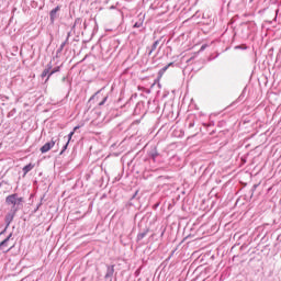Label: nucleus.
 Returning a JSON list of instances; mask_svg holds the SVG:
<instances>
[{
  "mask_svg": "<svg viewBox=\"0 0 281 281\" xmlns=\"http://www.w3.org/2000/svg\"><path fill=\"white\" fill-rule=\"evenodd\" d=\"M5 204L12 205V207L4 216V221L12 223L14 216H16V212L23 207V198L19 196V193L10 194L5 198Z\"/></svg>",
  "mask_w": 281,
  "mask_h": 281,
  "instance_id": "obj_1",
  "label": "nucleus"
},
{
  "mask_svg": "<svg viewBox=\"0 0 281 281\" xmlns=\"http://www.w3.org/2000/svg\"><path fill=\"white\" fill-rule=\"evenodd\" d=\"M161 159H164V156L159 153V149H157L156 145H151L147 149V155L143 158V161H149V164H161Z\"/></svg>",
  "mask_w": 281,
  "mask_h": 281,
  "instance_id": "obj_2",
  "label": "nucleus"
},
{
  "mask_svg": "<svg viewBox=\"0 0 281 281\" xmlns=\"http://www.w3.org/2000/svg\"><path fill=\"white\" fill-rule=\"evenodd\" d=\"M186 126L189 128H194V126H198L199 131H201V124H199V120H196L195 115H191L187 119Z\"/></svg>",
  "mask_w": 281,
  "mask_h": 281,
  "instance_id": "obj_3",
  "label": "nucleus"
},
{
  "mask_svg": "<svg viewBox=\"0 0 281 281\" xmlns=\"http://www.w3.org/2000/svg\"><path fill=\"white\" fill-rule=\"evenodd\" d=\"M147 110L149 113H159V101L157 100L148 101Z\"/></svg>",
  "mask_w": 281,
  "mask_h": 281,
  "instance_id": "obj_4",
  "label": "nucleus"
},
{
  "mask_svg": "<svg viewBox=\"0 0 281 281\" xmlns=\"http://www.w3.org/2000/svg\"><path fill=\"white\" fill-rule=\"evenodd\" d=\"M58 12H60V5H57L49 11L50 25H54V23H56V19H58Z\"/></svg>",
  "mask_w": 281,
  "mask_h": 281,
  "instance_id": "obj_5",
  "label": "nucleus"
},
{
  "mask_svg": "<svg viewBox=\"0 0 281 281\" xmlns=\"http://www.w3.org/2000/svg\"><path fill=\"white\" fill-rule=\"evenodd\" d=\"M54 146H56V140L52 139L50 142L45 143L41 148V153L42 155H45V153H49V150H52V148H54Z\"/></svg>",
  "mask_w": 281,
  "mask_h": 281,
  "instance_id": "obj_6",
  "label": "nucleus"
},
{
  "mask_svg": "<svg viewBox=\"0 0 281 281\" xmlns=\"http://www.w3.org/2000/svg\"><path fill=\"white\" fill-rule=\"evenodd\" d=\"M115 273V265H106V273L104 276L105 280H113Z\"/></svg>",
  "mask_w": 281,
  "mask_h": 281,
  "instance_id": "obj_7",
  "label": "nucleus"
},
{
  "mask_svg": "<svg viewBox=\"0 0 281 281\" xmlns=\"http://www.w3.org/2000/svg\"><path fill=\"white\" fill-rule=\"evenodd\" d=\"M52 61H49L46 66V68L42 71L41 77L42 78H46V82L47 80H49V78H52Z\"/></svg>",
  "mask_w": 281,
  "mask_h": 281,
  "instance_id": "obj_8",
  "label": "nucleus"
},
{
  "mask_svg": "<svg viewBox=\"0 0 281 281\" xmlns=\"http://www.w3.org/2000/svg\"><path fill=\"white\" fill-rule=\"evenodd\" d=\"M159 42H160V40H157L153 43V45L150 47L147 46L146 50H147L148 56H153V52H155V49H157Z\"/></svg>",
  "mask_w": 281,
  "mask_h": 281,
  "instance_id": "obj_9",
  "label": "nucleus"
},
{
  "mask_svg": "<svg viewBox=\"0 0 281 281\" xmlns=\"http://www.w3.org/2000/svg\"><path fill=\"white\" fill-rule=\"evenodd\" d=\"M5 247H8V240H2L0 243V251H2V254H8L11 249L14 248V246H11L10 248L5 249Z\"/></svg>",
  "mask_w": 281,
  "mask_h": 281,
  "instance_id": "obj_10",
  "label": "nucleus"
},
{
  "mask_svg": "<svg viewBox=\"0 0 281 281\" xmlns=\"http://www.w3.org/2000/svg\"><path fill=\"white\" fill-rule=\"evenodd\" d=\"M170 67H175V63H169L168 65L164 66L159 71H158V77L161 78L170 69Z\"/></svg>",
  "mask_w": 281,
  "mask_h": 281,
  "instance_id": "obj_11",
  "label": "nucleus"
},
{
  "mask_svg": "<svg viewBox=\"0 0 281 281\" xmlns=\"http://www.w3.org/2000/svg\"><path fill=\"white\" fill-rule=\"evenodd\" d=\"M102 91H104V87L101 88L99 91H97L90 99L89 102H93V100H95L97 102L100 100V93H102Z\"/></svg>",
  "mask_w": 281,
  "mask_h": 281,
  "instance_id": "obj_12",
  "label": "nucleus"
},
{
  "mask_svg": "<svg viewBox=\"0 0 281 281\" xmlns=\"http://www.w3.org/2000/svg\"><path fill=\"white\" fill-rule=\"evenodd\" d=\"M32 170H34V165L31 162L23 167L22 172H24V175H27V172H32Z\"/></svg>",
  "mask_w": 281,
  "mask_h": 281,
  "instance_id": "obj_13",
  "label": "nucleus"
},
{
  "mask_svg": "<svg viewBox=\"0 0 281 281\" xmlns=\"http://www.w3.org/2000/svg\"><path fill=\"white\" fill-rule=\"evenodd\" d=\"M149 229L146 228L143 233H138L136 240H144V238H146V236L148 235Z\"/></svg>",
  "mask_w": 281,
  "mask_h": 281,
  "instance_id": "obj_14",
  "label": "nucleus"
},
{
  "mask_svg": "<svg viewBox=\"0 0 281 281\" xmlns=\"http://www.w3.org/2000/svg\"><path fill=\"white\" fill-rule=\"evenodd\" d=\"M78 25H82V18H77L75 20V23L71 26V32H74V30H76V27H78Z\"/></svg>",
  "mask_w": 281,
  "mask_h": 281,
  "instance_id": "obj_15",
  "label": "nucleus"
},
{
  "mask_svg": "<svg viewBox=\"0 0 281 281\" xmlns=\"http://www.w3.org/2000/svg\"><path fill=\"white\" fill-rule=\"evenodd\" d=\"M60 71V66L52 67L49 76H54V74H58Z\"/></svg>",
  "mask_w": 281,
  "mask_h": 281,
  "instance_id": "obj_16",
  "label": "nucleus"
},
{
  "mask_svg": "<svg viewBox=\"0 0 281 281\" xmlns=\"http://www.w3.org/2000/svg\"><path fill=\"white\" fill-rule=\"evenodd\" d=\"M65 49V43H61L58 49L56 50V56L63 54V50Z\"/></svg>",
  "mask_w": 281,
  "mask_h": 281,
  "instance_id": "obj_17",
  "label": "nucleus"
},
{
  "mask_svg": "<svg viewBox=\"0 0 281 281\" xmlns=\"http://www.w3.org/2000/svg\"><path fill=\"white\" fill-rule=\"evenodd\" d=\"M108 100H109V95L103 97V99L98 103V106H104Z\"/></svg>",
  "mask_w": 281,
  "mask_h": 281,
  "instance_id": "obj_18",
  "label": "nucleus"
},
{
  "mask_svg": "<svg viewBox=\"0 0 281 281\" xmlns=\"http://www.w3.org/2000/svg\"><path fill=\"white\" fill-rule=\"evenodd\" d=\"M243 100H245V90L241 91L240 95L237 98V100L235 102L236 103L243 102Z\"/></svg>",
  "mask_w": 281,
  "mask_h": 281,
  "instance_id": "obj_19",
  "label": "nucleus"
},
{
  "mask_svg": "<svg viewBox=\"0 0 281 281\" xmlns=\"http://www.w3.org/2000/svg\"><path fill=\"white\" fill-rule=\"evenodd\" d=\"M67 148H69V143H66V144L63 146V148H61L59 155H65V151L67 150Z\"/></svg>",
  "mask_w": 281,
  "mask_h": 281,
  "instance_id": "obj_20",
  "label": "nucleus"
},
{
  "mask_svg": "<svg viewBox=\"0 0 281 281\" xmlns=\"http://www.w3.org/2000/svg\"><path fill=\"white\" fill-rule=\"evenodd\" d=\"M0 100H1V102H8V100H10V98L5 94H0Z\"/></svg>",
  "mask_w": 281,
  "mask_h": 281,
  "instance_id": "obj_21",
  "label": "nucleus"
},
{
  "mask_svg": "<svg viewBox=\"0 0 281 281\" xmlns=\"http://www.w3.org/2000/svg\"><path fill=\"white\" fill-rule=\"evenodd\" d=\"M76 133L75 132H70L69 134H68V140L66 142V143H70L71 142V138L74 137V135H75Z\"/></svg>",
  "mask_w": 281,
  "mask_h": 281,
  "instance_id": "obj_22",
  "label": "nucleus"
},
{
  "mask_svg": "<svg viewBox=\"0 0 281 281\" xmlns=\"http://www.w3.org/2000/svg\"><path fill=\"white\" fill-rule=\"evenodd\" d=\"M280 13V9H276V11H274V18H273V20L272 21H278V14Z\"/></svg>",
  "mask_w": 281,
  "mask_h": 281,
  "instance_id": "obj_23",
  "label": "nucleus"
},
{
  "mask_svg": "<svg viewBox=\"0 0 281 281\" xmlns=\"http://www.w3.org/2000/svg\"><path fill=\"white\" fill-rule=\"evenodd\" d=\"M143 25H144L143 22H136V23L133 25V27H134V29H137V27H142Z\"/></svg>",
  "mask_w": 281,
  "mask_h": 281,
  "instance_id": "obj_24",
  "label": "nucleus"
},
{
  "mask_svg": "<svg viewBox=\"0 0 281 281\" xmlns=\"http://www.w3.org/2000/svg\"><path fill=\"white\" fill-rule=\"evenodd\" d=\"M142 273V269L138 268L135 272H134V276L135 278H139V274Z\"/></svg>",
  "mask_w": 281,
  "mask_h": 281,
  "instance_id": "obj_25",
  "label": "nucleus"
},
{
  "mask_svg": "<svg viewBox=\"0 0 281 281\" xmlns=\"http://www.w3.org/2000/svg\"><path fill=\"white\" fill-rule=\"evenodd\" d=\"M143 104L142 103H137L136 108H135V113H138V109H142Z\"/></svg>",
  "mask_w": 281,
  "mask_h": 281,
  "instance_id": "obj_26",
  "label": "nucleus"
},
{
  "mask_svg": "<svg viewBox=\"0 0 281 281\" xmlns=\"http://www.w3.org/2000/svg\"><path fill=\"white\" fill-rule=\"evenodd\" d=\"M14 113H16V109L11 110L8 114V117H12V115H14Z\"/></svg>",
  "mask_w": 281,
  "mask_h": 281,
  "instance_id": "obj_27",
  "label": "nucleus"
},
{
  "mask_svg": "<svg viewBox=\"0 0 281 281\" xmlns=\"http://www.w3.org/2000/svg\"><path fill=\"white\" fill-rule=\"evenodd\" d=\"M235 49H247V46L237 45V46H235Z\"/></svg>",
  "mask_w": 281,
  "mask_h": 281,
  "instance_id": "obj_28",
  "label": "nucleus"
},
{
  "mask_svg": "<svg viewBox=\"0 0 281 281\" xmlns=\"http://www.w3.org/2000/svg\"><path fill=\"white\" fill-rule=\"evenodd\" d=\"M218 56H220V54H216V56H214V57L211 55V56L209 57V60H216V58H218Z\"/></svg>",
  "mask_w": 281,
  "mask_h": 281,
  "instance_id": "obj_29",
  "label": "nucleus"
},
{
  "mask_svg": "<svg viewBox=\"0 0 281 281\" xmlns=\"http://www.w3.org/2000/svg\"><path fill=\"white\" fill-rule=\"evenodd\" d=\"M256 188H258V184H254L251 189V196H254V192H256Z\"/></svg>",
  "mask_w": 281,
  "mask_h": 281,
  "instance_id": "obj_30",
  "label": "nucleus"
},
{
  "mask_svg": "<svg viewBox=\"0 0 281 281\" xmlns=\"http://www.w3.org/2000/svg\"><path fill=\"white\" fill-rule=\"evenodd\" d=\"M4 223H5V229H8V227H10V225H12V222H9V221H4Z\"/></svg>",
  "mask_w": 281,
  "mask_h": 281,
  "instance_id": "obj_31",
  "label": "nucleus"
},
{
  "mask_svg": "<svg viewBox=\"0 0 281 281\" xmlns=\"http://www.w3.org/2000/svg\"><path fill=\"white\" fill-rule=\"evenodd\" d=\"M12 236H13V233H10L9 236L4 240H7V243H10V239L12 238Z\"/></svg>",
  "mask_w": 281,
  "mask_h": 281,
  "instance_id": "obj_32",
  "label": "nucleus"
},
{
  "mask_svg": "<svg viewBox=\"0 0 281 281\" xmlns=\"http://www.w3.org/2000/svg\"><path fill=\"white\" fill-rule=\"evenodd\" d=\"M5 232H8V228H3L1 232H0V236H3L5 234Z\"/></svg>",
  "mask_w": 281,
  "mask_h": 281,
  "instance_id": "obj_33",
  "label": "nucleus"
},
{
  "mask_svg": "<svg viewBox=\"0 0 281 281\" xmlns=\"http://www.w3.org/2000/svg\"><path fill=\"white\" fill-rule=\"evenodd\" d=\"M267 12V8L259 10V14H265Z\"/></svg>",
  "mask_w": 281,
  "mask_h": 281,
  "instance_id": "obj_34",
  "label": "nucleus"
},
{
  "mask_svg": "<svg viewBox=\"0 0 281 281\" xmlns=\"http://www.w3.org/2000/svg\"><path fill=\"white\" fill-rule=\"evenodd\" d=\"M43 205V200L36 205L37 210H41V206Z\"/></svg>",
  "mask_w": 281,
  "mask_h": 281,
  "instance_id": "obj_35",
  "label": "nucleus"
},
{
  "mask_svg": "<svg viewBox=\"0 0 281 281\" xmlns=\"http://www.w3.org/2000/svg\"><path fill=\"white\" fill-rule=\"evenodd\" d=\"M43 205V200L36 205L37 210H41V206Z\"/></svg>",
  "mask_w": 281,
  "mask_h": 281,
  "instance_id": "obj_36",
  "label": "nucleus"
},
{
  "mask_svg": "<svg viewBox=\"0 0 281 281\" xmlns=\"http://www.w3.org/2000/svg\"><path fill=\"white\" fill-rule=\"evenodd\" d=\"M205 47H207V45L203 44L200 48V52H204Z\"/></svg>",
  "mask_w": 281,
  "mask_h": 281,
  "instance_id": "obj_37",
  "label": "nucleus"
},
{
  "mask_svg": "<svg viewBox=\"0 0 281 281\" xmlns=\"http://www.w3.org/2000/svg\"><path fill=\"white\" fill-rule=\"evenodd\" d=\"M80 128V125L74 127L72 132L76 133Z\"/></svg>",
  "mask_w": 281,
  "mask_h": 281,
  "instance_id": "obj_38",
  "label": "nucleus"
},
{
  "mask_svg": "<svg viewBox=\"0 0 281 281\" xmlns=\"http://www.w3.org/2000/svg\"><path fill=\"white\" fill-rule=\"evenodd\" d=\"M63 43H65V45H67V43H69V37H66L65 42H63Z\"/></svg>",
  "mask_w": 281,
  "mask_h": 281,
  "instance_id": "obj_39",
  "label": "nucleus"
},
{
  "mask_svg": "<svg viewBox=\"0 0 281 281\" xmlns=\"http://www.w3.org/2000/svg\"><path fill=\"white\" fill-rule=\"evenodd\" d=\"M38 211L37 206L34 209L33 214H36Z\"/></svg>",
  "mask_w": 281,
  "mask_h": 281,
  "instance_id": "obj_40",
  "label": "nucleus"
},
{
  "mask_svg": "<svg viewBox=\"0 0 281 281\" xmlns=\"http://www.w3.org/2000/svg\"><path fill=\"white\" fill-rule=\"evenodd\" d=\"M137 196V191L133 194L132 199H135Z\"/></svg>",
  "mask_w": 281,
  "mask_h": 281,
  "instance_id": "obj_41",
  "label": "nucleus"
},
{
  "mask_svg": "<svg viewBox=\"0 0 281 281\" xmlns=\"http://www.w3.org/2000/svg\"><path fill=\"white\" fill-rule=\"evenodd\" d=\"M71 36V32L67 33V38H69Z\"/></svg>",
  "mask_w": 281,
  "mask_h": 281,
  "instance_id": "obj_42",
  "label": "nucleus"
},
{
  "mask_svg": "<svg viewBox=\"0 0 281 281\" xmlns=\"http://www.w3.org/2000/svg\"><path fill=\"white\" fill-rule=\"evenodd\" d=\"M81 1V3H85V1H87V0H80Z\"/></svg>",
  "mask_w": 281,
  "mask_h": 281,
  "instance_id": "obj_43",
  "label": "nucleus"
},
{
  "mask_svg": "<svg viewBox=\"0 0 281 281\" xmlns=\"http://www.w3.org/2000/svg\"><path fill=\"white\" fill-rule=\"evenodd\" d=\"M85 27H87V23H83Z\"/></svg>",
  "mask_w": 281,
  "mask_h": 281,
  "instance_id": "obj_44",
  "label": "nucleus"
},
{
  "mask_svg": "<svg viewBox=\"0 0 281 281\" xmlns=\"http://www.w3.org/2000/svg\"><path fill=\"white\" fill-rule=\"evenodd\" d=\"M63 80H67V78H66V77H64V78H63Z\"/></svg>",
  "mask_w": 281,
  "mask_h": 281,
  "instance_id": "obj_45",
  "label": "nucleus"
},
{
  "mask_svg": "<svg viewBox=\"0 0 281 281\" xmlns=\"http://www.w3.org/2000/svg\"><path fill=\"white\" fill-rule=\"evenodd\" d=\"M134 167H137V162H135Z\"/></svg>",
  "mask_w": 281,
  "mask_h": 281,
  "instance_id": "obj_46",
  "label": "nucleus"
},
{
  "mask_svg": "<svg viewBox=\"0 0 281 281\" xmlns=\"http://www.w3.org/2000/svg\"><path fill=\"white\" fill-rule=\"evenodd\" d=\"M110 281H113V279H110Z\"/></svg>",
  "mask_w": 281,
  "mask_h": 281,
  "instance_id": "obj_47",
  "label": "nucleus"
}]
</instances>
